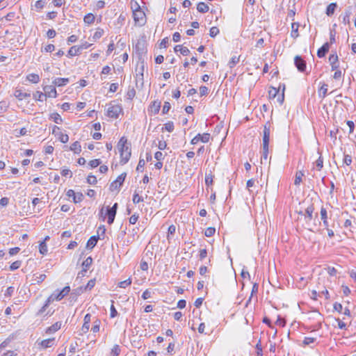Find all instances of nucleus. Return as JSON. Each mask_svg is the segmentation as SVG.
Listing matches in <instances>:
<instances>
[{"label":"nucleus","instance_id":"f257e3e1","mask_svg":"<svg viewBox=\"0 0 356 356\" xmlns=\"http://www.w3.org/2000/svg\"><path fill=\"white\" fill-rule=\"evenodd\" d=\"M118 149L120 153V163L122 164L127 163L131 156V148L127 143V139L122 137L118 142Z\"/></svg>","mask_w":356,"mask_h":356},{"label":"nucleus","instance_id":"f03ea898","mask_svg":"<svg viewBox=\"0 0 356 356\" xmlns=\"http://www.w3.org/2000/svg\"><path fill=\"white\" fill-rule=\"evenodd\" d=\"M133 17L136 25L142 26L146 23L145 13L142 9L134 13Z\"/></svg>","mask_w":356,"mask_h":356},{"label":"nucleus","instance_id":"7ed1b4c3","mask_svg":"<svg viewBox=\"0 0 356 356\" xmlns=\"http://www.w3.org/2000/svg\"><path fill=\"white\" fill-rule=\"evenodd\" d=\"M126 176H127V174L125 172H123L121 175H120L117 177V179L111 184L110 190L111 191H113L115 190H118L120 188V186L122 185V184L124 183Z\"/></svg>","mask_w":356,"mask_h":356},{"label":"nucleus","instance_id":"20e7f679","mask_svg":"<svg viewBox=\"0 0 356 356\" xmlns=\"http://www.w3.org/2000/svg\"><path fill=\"white\" fill-rule=\"evenodd\" d=\"M270 136V124H265L264 127L262 148H269Z\"/></svg>","mask_w":356,"mask_h":356},{"label":"nucleus","instance_id":"39448f33","mask_svg":"<svg viewBox=\"0 0 356 356\" xmlns=\"http://www.w3.org/2000/svg\"><path fill=\"white\" fill-rule=\"evenodd\" d=\"M70 292V287L69 286H66L60 291H54L52 293V296L54 298L55 300L60 301L64 297H65L67 295H68Z\"/></svg>","mask_w":356,"mask_h":356},{"label":"nucleus","instance_id":"423d86ee","mask_svg":"<svg viewBox=\"0 0 356 356\" xmlns=\"http://www.w3.org/2000/svg\"><path fill=\"white\" fill-rule=\"evenodd\" d=\"M122 111V108L119 105H113L108 107L107 110V115L112 118H118L120 113Z\"/></svg>","mask_w":356,"mask_h":356},{"label":"nucleus","instance_id":"0eeeda50","mask_svg":"<svg viewBox=\"0 0 356 356\" xmlns=\"http://www.w3.org/2000/svg\"><path fill=\"white\" fill-rule=\"evenodd\" d=\"M294 64L299 72H303L306 70V62L300 56H296L294 58Z\"/></svg>","mask_w":356,"mask_h":356},{"label":"nucleus","instance_id":"6e6552de","mask_svg":"<svg viewBox=\"0 0 356 356\" xmlns=\"http://www.w3.org/2000/svg\"><path fill=\"white\" fill-rule=\"evenodd\" d=\"M210 139V134L208 133H204L203 134H198L191 140V144H197L199 141L202 143H207Z\"/></svg>","mask_w":356,"mask_h":356},{"label":"nucleus","instance_id":"1a4fd4ad","mask_svg":"<svg viewBox=\"0 0 356 356\" xmlns=\"http://www.w3.org/2000/svg\"><path fill=\"white\" fill-rule=\"evenodd\" d=\"M43 90L44 91V95L46 97L56 98L57 97L56 86H54V84L51 86H44Z\"/></svg>","mask_w":356,"mask_h":356},{"label":"nucleus","instance_id":"9d476101","mask_svg":"<svg viewBox=\"0 0 356 356\" xmlns=\"http://www.w3.org/2000/svg\"><path fill=\"white\" fill-rule=\"evenodd\" d=\"M330 49V44L329 42H325L321 48L318 49L317 56L318 58L324 57L326 54L329 51Z\"/></svg>","mask_w":356,"mask_h":356},{"label":"nucleus","instance_id":"9b49d317","mask_svg":"<svg viewBox=\"0 0 356 356\" xmlns=\"http://www.w3.org/2000/svg\"><path fill=\"white\" fill-rule=\"evenodd\" d=\"M116 213L117 212H115V211H114V209H111L110 207H107L106 212L105 215L107 216V217H108L107 222L109 225H111L113 223Z\"/></svg>","mask_w":356,"mask_h":356},{"label":"nucleus","instance_id":"f8f14e48","mask_svg":"<svg viewBox=\"0 0 356 356\" xmlns=\"http://www.w3.org/2000/svg\"><path fill=\"white\" fill-rule=\"evenodd\" d=\"M55 338H50L41 341L38 345L42 348H51L54 345Z\"/></svg>","mask_w":356,"mask_h":356},{"label":"nucleus","instance_id":"ddd939ff","mask_svg":"<svg viewBox=\"0 0 356 356\" xmlns=\"http://www.w3.org/2000/svg\"><path fill=\"white\" fill-rule=\"evenodd\" d=\"M314 211V206L312 204L307 207L305 211V219L306 222H309L313 218V213Z\"/></svg>","mask_w":356,"mask_h":356},{"label":"nucleus","instance_id":"4468645a","mask_svg":"<svg viewBox=\"0 0 356 356\" xmlns=\"http://www.w3.org/2000/svg\"><path fill=\"white\" fill-rule=\"evenodd\" d=\"M70 82L69 78H56L52 83L54 86L60 87L67 85Z\"/></svg>","mask_w":356,"mask_h":356},{"label":"nucleus","instance_id":"2eb2a0df","mask_svg":"<svg viewBox=\"0 0 356 356\" xmlns=\"http://www.w3.org/2000/svg\"><path fill=\"white\" fill-rule=\"evenodd\" d=\"M352 15V8L351 6H348L346 10L344 13L342 15L343 23L344 24H350V17Z\"/></svg>","mask_w":356,"mask_h":356},{"label":"nucleus","instance_id":"dca6fc26","mask_svg":"<svg viewBox=\"0 0 356 356\" xmlns=\"http://www.w3.org/2000/svg\"><path fill=\"white\" fill-rule=\"evenodd\" d=\"M99 238V235L91 236L87 242L86 247L88 248L92 249L97 245Z\"/></svg>","mask_w":356,"mask_h":356},{"label":"nucleus","instance_id":"f3484780","mask_svg":"<svg viewBox=\"0 0 356 356\" xmlns=\"http://www.w3.org/2000/svg\"><path fill=\"white\" fill-rule=\"evenodd\" d=\"M61 327V322H56L50 327H47L46 330V333L47 334H51L54 333L58 330H60Z\"/></svg>","mask_w":356,"mask_h":356},{"label":"nucleus","instance_id":"a211bd4d","mask_svg":"<svg viewBox=\"0 0 356 356\" xmlns=\"http://www.w3.org/2000/svg\"><path fill=\"white\" fill-rule=\"evenodd\" d=\"M14 95L19 100H22L24 99L31 97L30 93L24 92L21 90H16L15 91Z\"/></svg>","mask_w":356,"mask_h":356},{"label":"nucleus","instance_id":"6ab92c4d","mask_svg":"<svg viewBox=\"0 0 356 356\" xmlns=\"http://www.w3.org/2000/svg\"><path fill=\"white\" fill-rule=\"evenodd\" d=\"M298 28H299V24L297 22H293L291 24V36L294 39L297 38L299 36L298 33Z\"/></svg>","mask_w":356,"mask_h":356},{"label":"nucleus","instance_id":"aec40b11","mask_svg":"<svg viewBox=\"0 0 356 356\" xmlns=\"http://www.w3.org/2000/svg\"><path fill=\"white\" fill-rule=\"evenodd\" d=\"M337 8V3H330L327 6V8H326V11H325V13L327 16H332L336 8Z\"/></svg>","mask_w":356,"mask_h":356},{"label":"nucleus","instance_id":"412c9836","mask_svg":"<svg viewBox=\"0 0 356 356\" xmlns=\"http://www.w3.org/2000/svg\"><path fill=\"white\" fill-rule=\"evenodd\" d=\"M81 48L82 47H79L78 46H73L70 47L67 52V56L72 57L78 55L81 51Z\"/></svg>","mask_w":356,"mask_h":356},{"label":"nucleus","instance_id":"4be33fe9","mask_svg":"<svg viewBox=\"0 0 356 356\" xmlns=\"http://www.w3.org/2000/svg\"><path fill=\"white\" fill-rule=\"evenodd\" d=\"M175 52L180 51V53L184 56H187L190 53V50L185 47H182L181 45H176L174 48Z\"/></svg>","mask_w":356,"mask_h":356},{"label":"nucleus","instance_id":"5701e85b","mask_svg":"<svg viewBox=\"0 0 356 356\" xmlns=\"http://www.w3.org/2000/svg\"><path fill=\"white\" fill-rule=\"evenodd\" d=\"M83 287L81 286L72 291L70 293V298L72 300H76V297L80 296L83 292Z\"/></svg>","mask_w":356,"mask_h":356},{"label":"nucleus","instance_id":"b1692460","mask_svg":"<svg viewBox=\"0 0 356 356\" xmlns=\"http://www.w3.org/2000/svg\"><path fill=\"white\" fill-rule=\"evenodd\" d=\"M197 10L201 13H206L209 11V8L205 3L200 2L197 6Z\"/></svg>","mask_w":356,"mask_h":356},{"label":"nucleus","instance_id":"393cba45","mask_svg":"<svg viewBox=\"0 0 356 356\" xmlns=\"http://www.w3.org/2000/svg\"><path fill=\"white\" fill-rule=\"evenodd\" d=\"M70 149L73 151L75 154H79L81 151V146L80 143L79 141L73 143L71 145Z\"/></svg>","mask_w":356,"mask_h":356},{"label":"nucleus","instance_id":"a878e982","mask_svg":"<svg viewBox=\"0 0 356 356\" xmlns=\"http://www.w3.org/2000/svg\"><path fill=\"white\" fill-rule=\"evenodd\" d=\"M26 79L33 83H37L40 81V76L37 74L31 73L27 75Z\"/></svg>","mask_w":356,"mask_h":356},{"label":"nucleus","instance_id":"bb28decb","mask_svg":"<svg viewBox=\"0 0 356 356\" xmlns=\"http://www.w3.org/2000/svg\"><path fill=\"white\" fill-rule=\"evenodd\" d=\"M327 92V85L323 83L318 90L319 97L323 99L326 97Z\"/></svg>","mask_w":356,"mask_h":356},{"label":"nucleus","instance_id":"cd10ccee","mask_svg":"<svg viewBox=\"0 0 356 356\" xmlns=\"http://www.w3.org/2000/svg\"><path fill=\"white\" fill-rule=\"evenodd\" d=\"M95 17L92 13H88L84 16L83 21L86 24H91L95 22Z\"/></svg>","mask_w":356,"mask_h":356},{"label":"nucleus","instance_id":"c85d7f7f","mask_svg":"<svg viewBox=\"0 0 356 356\" xmlns=\"http://www.w3.org/2000/svg\"><path fill=\"white\" fill-rule=\"evenodd\" d=\"M144 201V198L142 196L139 195V192L137 190L135 191L133 195V202L134 204H138Z\"/></svg>","mask_w":356,"mask_h":356},{"label":"nucleus","instance_id":"c756f323","mask_svg":"<svg viewBox=\"0 0 356 356\" xmlns=\"http://www.w3.org/2000/svg\"><path fill=\"white\" fill-rule=\"evenodd\" d=\"M92 264V258L91 257H87L82 263V268L88 270Z\"/></svg>","mask_w":356,"mask_h":356},{"label":"nucleus","instance_id":"7c9ffc66","mask_svg":"<svg viewBox=\"0 0 356 356\" xmlns=\"http://www.w3.org/2000/svg\"><path fill=\"white\" fill-rule=\"evenodd\" d=\"M33 98L36 101L39 102H43L44 99L46 98L44 93H42L40 91H36L35 93H33Z\"/></svg>","mask_w":356,"mask_h":356},{"label":"nucleus","instance_id":"2f4dec72","mask_svg":"<svg viewBox=\"0 0 356 356\" xmlns=\"http://www.w3.org/2000/svg\"><path fill=\"white\" fill-rule=\"evenodd\" d=\"M303 176H304V173L302 171H298L296 173L294 184L296 186L299 185L300 184V182L302 181V178Z\"/></svg>","mask_w":356,"mask_h":356},{"label":"nucleus","instance_id":"473e14b6","mask_svg":"<svg viewBox=\"0 0 356 356\" xmlns=\"http://www.w3.org/2000/svg\"><path fill=\"white\" fill-rule=\"evenodd\" d=\"M56 137L63 143H66L69 140L68 135L63 134L62 131H59V134Z\"/></svg>","mask_w":356,"mask_h":356},{"label":"nucleus","instance_id":"72a5a7b5","mask_svg":"<svg viewBox=\"0 0 356 356\" xmlns=\"http://www.w3.org/2000/svg\"><path fill=\"white\" fill-rule=\"evenodd\" d=\"M269 153V148H262V154L261 157V163H264V162L266 161L268 159Z\"/></svg>","mask_w":356,"mask_h":356},{"label":"nucleus","instance_id":"f704fd0d","mask_svg":"<svg viewBox=\"0 0 356 356\" xmlns=\"http://www.w3.org/2000/svg\"><path fill=\"white\" fill-rule=\"evenodd\" d=\"M121 350L118 345L115 344L111 349L110 356H118L120 354Z\"/></svg>","mask_w":356,"mask_h":356},{"label":"nucleus","instance_id":"c9c22d12","mask_svg":"<svg viewBox=\"0 0 356 356\" xmlns=\"http://www.w3.org/2000/svg\"><path fill=\"white\" fill-rule=\"evenodd\" d=\"M40 253L44 255L47 253V246L45 241H42L39 245Z\"/></svg>","mask_w":356,"mask_h":356},{"label":"nucleus","instance_id":"e433bc0d","mask_svg":"<svg viewBox=\"0 0 356 356\" xmlns=\"http://www.w3.org/2000/svg\"><path fill=\"white\" fill-rule=\"evenodd\" d=\"M131 10H132L133 13L136 12V11H138V10H141V8H140V5L135 0H131Z\"/></svg>","mask_w":356,"mask_h":356},{"label":"nucleus","instance_id":"4c0bfd02","mask_svg":"<svg viewBox=\"0 0 356 356\" xmlns=\"http://www.w3.org/2000/svg\"><path fill=\"white\" fill-rule=\"evenodd\" d=\"M45 1L44 0H38L35 3L34 7L37 10H40L45 6Z\"/></svg>","mask_w":356,"mask_h":356},{"label":"nucleus","instance_id":"58836bf2","mask_svg":"<svg viewBox=\"0 0 356 356\" xmlns=\"http://www.w3.org/2000/svg\"><path fill=\"white\" fill-rule=\"evenodd\" d=\"M131 279L128 278L127 280H126L124 281L120 282L118 283V286L120 288L125 289L127 286H129V285H131Z\"/></svg>","mask_w":356,"mask_h":356},{"label":"nucleus","instance_id":"ea45409f","mask_svg":"<svg viewBox=\"0 0 356 356\" xmlns=\"http://www.w3.org/2000/svg\"><path fill=\"white\" fill-rule=\"evenodd\" d=\"M51 118L56 124H60L62 122V121H63L60 115L58 113H53L51 115Z\"/></svg>","mask_w":356,"mask_h":356},{"label":"nucleus","instance_id":"a19ab883","mask_svg":"<svg viewBox=\"0 0 356 356\" xmlns=\"http://www.w3.org/2000/svg\"><path fill=\"white\" fill-rule=\"evenodd\" d=\"M162 129H165L169 132H172L174 130V123L172 122H168L164 124V127Z\"/></svg>","mask_w":356,"mask_h":356},{"label":"nucleus","instance_id":"79ce46f5","mask_svg":"<svg viewBox=\"0 0 356 356\" xmlns=\"http://www.w3.org/2000/svg\"><path fill=\"white\" fill-rule=\"evenodd\" d=\"M215 232H216V229L214 227H210L205 229L204 235L207 237H211L214 235Z\"/></svg>","mask_w":356,"mask_h":356},{"label":"nucleus","instance_id":"37998d69","mask_svg":"<svg viewBox=\"0 0 356 356\" xmlns=\"http://www.w3.org/2000/svg\"><path fill=\"white\" fill-rule=\"evenodd\" d=\"M238 62H239V57H238L236 56H232L230 61L229 62V67L230 68L234 67Z\"/></svg>","mask_w":356,"mask_h":356},{"label":"nucleus","instance_id":"c03bdc74","mask_svg":"<svg viewBox=\"0 0 356 356\" xmlns=\"http://www.w3.org/2000/svg\"><path fill=\"white\" fill-rule=\"evenodd\" d=\"M316 341V339L314 337H305V339L302 341V343L304 346H308L311 343H314Z\"/></svg>","mask_w":356,"mask_h":356},{"label":"nucleus","instance_id":"a18cd8bd","mask_svg":"<svg viewBox=\"0 0 356 356\" xmlns=\"http://www.w3.org/2000/svg\"><path fill=\"white\" fill-rule=\"evenodd\" d=\"M95 283H96L95 279H92V280H89L87 285L83 288V290L84 291L91 290L95 286Z\"/></svg>","mask_w":356,"mask_h":356},{"label":"nucleus","instance_id":"49530a36","mask_svg":"<svg viewBox=\"0 0 356 356\" xmlns=\"http://www.w3.org/2000/svg\"><path fill=\"white\" fill-rule=\"evenodd\" d=\"M83 200V195L81 193H76L73 198V202L76 204Z\"/></svg>","mask_w":356,"mask_h":356},{"label":"nucleus","instance_id":"de8ad7c7","mask_svg":"<svg viewBox=\"0 0 356 356\" xmlns=\"http://www.w3.org/2000/svg\"><path fill=\"white\" fill-rule=\"evenodd\" d=\"M104 34V30L102 29H97L96 32L93 35V39L95 40L99 39Z\"/></svg>","mask_w":356,"mask_h":356},{"label":"nucleus","instance_id":"09e8293b","mask_svg":"<svg viewBox=\"0 0 356 356\" xmlns=\"http://www.w3.org/2000/svg\"><path fill=\"white\" fill-rule=\"evenodd\" d=\"M22 265L21 261H15L10 266V270L13 271L18 269Z\"/></svg>","mask_w":356,"mask_h":356},{"label":"nucleus","instance_id":"8fccbe9b","mask_svg":"<svg viewBox=\"0 0 356 356\" xmlns=\"http://www.w3.org/2000/svg\"><path fill=\"white\" fill-rule=\"evenodd\" d=\"M318 170H321L323 167V159L321 156L315 162Z\"/></svg>","mask_w":356,"mask_h":356},{"label":"nucleus","instance_id":"3c124183","mask_svg":"<svg viewBox=\"0 0 356 356\" xmlns=\"http://www.w3.org/2000/svg\"><path fill=\"white\" fill-rule=\"evenodd\" d=\"M113 303H114V301L112 300V305L111 306V313H110L111 318H115L118 314V311L116 310Z\"/></svg>","mask_w":356,"mask_h":356},{"label":"nucleus","instance_id":"603ef678","mask_svg":"<svg viewBox=\"0 0 356 356\" xmlns=\"http://www.w3.org/2000/svg\"><path fill=\"white\" fill-rule=\"evenodd\" d=\"M219 33V29L216 26H213L210 29L209 35L212 38L216 36Z\"/></svg>","mask_w":356,"mask_h":356},{"label":"nucleus","instance_id":"864d4df0","mask_svg":"<svg viewBox=\"0 0 356 356\" xmlns=\"http://www.w3.org/2000/svg\"><path fill=\"white\" fill-rule=\"evenodd\" d=\"M46 279V275L44 274H40L38 275H35V281L37 282V283H41Z\"/></svg>","mask_w":356,"mask_h":356},{"label":"nucleus","instance_id":"5fc2aeb1","mask_svg":"<svg viewBox=\"0 0 356 356\" xmlns=\"http://www.w3.org/2000/svg\"><path fill=\"white\" fill-rule=\"evenodd\" d=\"M145 165V161L143 159H140L138 161V164L136 168L137 171L142 172L143 170V167Z\"/></svg>","mask_w":356,"mask_h":356},{"label":"nucleus","instance_id":"6e6d98bb","mask_svg":"<svg viewBox=\"0 0 356 356\" xmlns=\"http://www.w3.org/2000/svg\"><path fill=\"white\" fill-rule=\"evenodd\" d=\"M101 164L100 159H93L89 162V165L92 168H95Z\"/></svg>","mask_w":356,"mask_h":356},{"label":"nucleus","instance_id":"4d7b16f0","mask_svg":"<svg viewBox=\"0 0 356 356\" xmlns=\"http://www.w3.org/2000/svg\"><path fill=\"white\" fill-rule=\"evenodd\" d=\"M97 180L95 176L90 175L87 177V182L89 184H95L97 183Z\"/></svg>","mask_w":356,"mask_h":356},{"label":"nucleus","instance_id":"13d9d810","mask_svg":"<svg viewBox=\"0 0 356 356\" xmlns=\"http://www.w3.org/2000/svg\"><path fill=\"white\" fill-rule=\"evenodd\" d=\"M14 291H15V288L13 286H9L7 288L6 291H5L4 296L6 297H10L13 296Z\"/></svg>","mask_w":356,"mask_h":356},{"label":"nucleus","instance_id":"bf43d9fd","mask_svg":"<svg viewBox=\"0 0 356 356\" xmlns=\"http://www.w3.org/2000/svg\"><path fill=\"white\" fill-rule=\"evenodd\" d=\"M170 108H171V105H170V104L169 102H165L164 103L163 106L162 113H163V114H166V113H168V111H170Z\"/></svg>","mask_w":356,"mask_h":356},{"label":"nucleus","instance_id":"052dcab7","mask_svg":"<svg viewBox=\"0 0 356 356\" xmlns=\"http://www.w3.org/2000/svg\"><path fill=\"white\" fill-rule=\"evenodd\" d=\"M205 183L206 185L209 187L210 185L213 184V175L209 174L207 175L205 177Z\"/></svg>","mask_w":356,"mask_h":356},{"label":"nucleus","instance_id":"680f3d73","mask_svg":"<svg viewBox=\"0 0 356 356\" xmlns=\"http://www.w3.org/2000/svg\"><path fill=\"white\" fill-rule=\"evenodd\" d=\"M333 308L334 311H337L339 313H342L343 312V306L341 303L335 302L333 305Z\"/></svg>","mask_w":356,"mask_h":356},{"label":"nucleus","instance_id":"e2e57ef3","mask_svg":"<svg viewBox=\"0 0 356 356\" xmlns=\"http://www.w3.org/2000/svg\"><path fill=\"white\" fill-rule=\"evenodd\" d=\"M321 220H327V213L325 208L323 207L321 209Z\"/></svg>","mask_w":356,"mask_h":356},{"label":"nucleus","instance_id":"0e129e2a","mask_svg":"<svg viewBox=\"0 0 356 356\" xmlns=\"http://www.w3.org/2000/svg\"><path fill=\"white\" fill-rule=\"evenodd\" d=\"M60 174L63 177H72V172L69 169H63V170H62L61 172H60Z\"/></svg>","mask_w":356,"mask_h":356},{"label":"nucleus","instance_id":"69168bd1","mask_svg":"<svg viewBox=\"0 0 356 356\" xmlns=\"http://www.w3.org/2000/svg\"><path fill=\"white\" fill-rule=\"evenodd\" d=\"M135 95H136V90H134V88H132L131 89H129V90L127 93V96L128 99H132Z\"/></svg>","mask_w":356,"mask_h":356},{"label":"nucleus","instance_id":"338daca9","mask_svg":"<svg viewBox=\"0 0 356 356\" xmlns=\"http://www.w3.org/2000/svg\"><path fill=\"white\" fill-rule=\"evenodd\" d=\"M99 325H100V321L99 320H97L95 322V324L92 327V331L95 333V332H97L99 331Z\"/></svg>","mask_w":356,"mask_h":356},{"label":"nucleus","instance_id":"774afa93","mask_svg":"<svg viewBox=\"0 0 356 356\" xmlns=\"http://www.w3.org/2000/svg\"><path fill=\"white\" fill-rule=\"evenodd\" d=\"M152 296V292L149 289H146L142 294V298L143 300H147L150 298Z\"/></svg>","mask_w":356,"mask_h":356}]
</instances>
